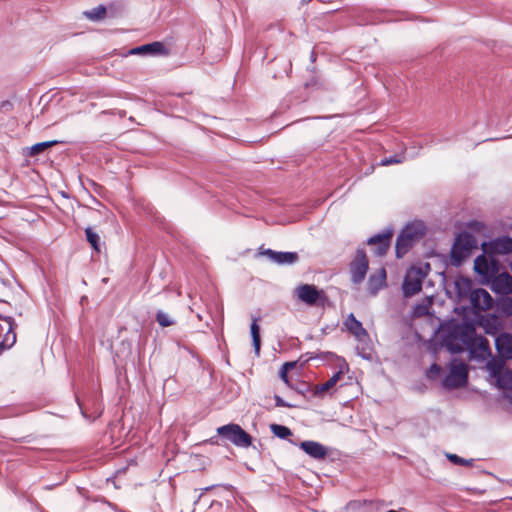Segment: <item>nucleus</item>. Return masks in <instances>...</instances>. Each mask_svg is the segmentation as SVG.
<instances>
[{"mask_svg": "<svg viewBox=\"0 0 512 512\" xmlns=\"http://www.w3.org/2000/svg\"><path fill=\"white\" fill-rule=\"evenodd\" d=\"M477 244V240L472 234L468 232L458 234L450 251L451 264L456 267L460 266L477 248Z\"/></svg>", "mask_w": 512, "mask_h": 512, "instance_id": "f257e3e1", "label": "nucleus"}, {"mask_svg": "<svg viewBox=\"0 0 512 512\" xmlns=\"http://www.w3.org/2000/svg\"><path fill=\"white\" fill-rule=\"evenodd\" d=\"M293 295L296 299L311 307H323L327 301L324 290L318 289L312 284H300L295 287Z\"/></svg>", "mask_w": 512, "mask_h": 512, "instance_id": "f03ea898", "label": "nucleus"}, {"mask_svg": "<svg viewBox=\"0 0 512 512\" xmlns=\"http://www.w3.org/2000/svg\"><path fill=\"white\" fill-rule=\"evenodd\" d=\"M217 433L237 447L247 448L252 444V437L238 424H227L217 428Z\"/></svg>", "mask_w": 512, "mask_h": 512, "instance_id": "7ed1b4c3", "label": "nucleus"}, {"mask_svg": "<svg viewBox=\"0 0 512 512\" xmlns=\"http://www.w3.org/2000/svg\"><path fill=\"white\" fill-rule=\"evenodd\" d=\"M429 264L422 267H411L404 278L402 290L405 297H410L421 291L422 281L427 275Z\"/></svg>", "mask_w": 512, "mask_h": 512, "instance_id": "20e7f679", "label": "nucleus"}, {"mask_svg": "<svg viewBox=\"0 0 512 512\" xmlns=\"http://www.w3.org/2000/svg\"><path fill=\"white\" fill-rule=\"evenodd\" d=\"M467 379V365L454 359L450 364L448 375L443 379V386L447 389L464 387L467 384Z\"/></svg>", "mask_w": 512, "mask_h": 512, "instance_id": "39448f33", "label": "nucleus"}, {"mask_svg": "<svg viewBox=\"0 0 512 512\" xmlns=\"http://www.w3.org/2000/svg\"><path fill=\"white\" fill-rule=\"evenodd\" d=\"M369 268V262L363 249H358L355 257L350 263L351 281L354 284H360L366 277Z\"/></svg>", "mask_w": 512, "mask_h": 512, "instance_id": "423d86ee", "label": "nucleus"}, {"mask_svg": "<svg viewBox=\"0 0 512 512\" xmlns=\"http://www.w3.org/2000/svg\"><path fill=\"white\" fill-rule=\"evenodd\" d=\"M14 328L12 317L0 316V350L10 349L16 343Z\"/></svg>", "mask_w": 512, "mask_h": 512, "instance_id": "0eeeda50", "label": "nucleus"}, {"mask_svg": "<svg viewBox=\"0 0 512 512\" xmlns=\"http://www.w3.org/2000/svg\"><path fill=\"white\" fill-rule=\"evenodd\" d=\"M499 262L492 256L479 255L474 261V270L477 274L491 278L498 273Z\"/></svg>", "mask_w": 512, "mask_h": 512, "instance_id": "6e6552de", "label": "nucleus"}, {"mask_svg": "<svg viewBox=\"0 0 512 512\" xmlns=\"http://www.w3.org/2000/svg\"><path fill=\"white\" fill-rule=\"evenodd\" d=\"M470 303L474 309L486 311L492 307L493 298L488 291L478 288L471 292Z\"/></svg>", "mask_w": 512, "mask_h": 512, "instance_id": "1a4fd4ad", "label": "nucleus"}, {"mask_svg": "<svg viewBox=\"0 0 512 512\" xmlns=\"http://www.w3.org/2000/svg\"><path fill=\"white\" fill-rule=\"evenodd\" d=\"M486 254H509L512 252V238L502 237L483 244Z\"/></svg>", "mask_w": 512, "mask_h": 512, "instance_id": "9d476101", "label": "nucleus"}, {"mask_svg": "<svg viewBox=\"0 0 512 512\" xmlns=\"http://www.w3.org/2000/svg\"><path fill=\"white\" fill-rule=\"evenodd\" d=\"M392 238V230H387L383 233L376 234L368 239V245L375 246L374 253L378 256H383L387 253Z\"/></svg>", "mask_w": 512, "mask_h": 512, "instance_id": "9b49d317", "label": "nucleus"}, {"mask_svg": "<svg viewBox=\"0 0 512 512\" xmlns=\"http://www.w3.org/2000/svg\"><path fill=\"white\" fill-rule=\"evenodd\" d=\"M491 289L501 295H509L512 293V276L507 273H500L494 276L491 282Z\"/></svg>", "mask_w": 512, "mask_h": 512, "instance_id": "f8f14e48", "label": "nucleus"}, {"mask_svg": "<svg viewBox=\"0 0 512 512\" xmlns=\"http://www.w3.org/2000/svg\"><path fill=\"white\" fill-rule=\"evenodd\" d=\"M300 448L311 458L322 460L327 456V448L316 441L308 440L300 443Z\"/></svg>", "mask_w": 512, "mask_h": 512, "instance_id": "ddd939ff", "label": "nucleus"}, {"mask_svg": "<svg viewBox=\"0 0 512 512\" xmlns=\"http://www.w3.org/2000/svg\"><path fill=\"white\" fill-rule=\"evenodd\" d=\"M495 346L501 357L512 359V335L500 333L495 338Z\"/></svg>", "mask_w": 512, "mask_h": 512, "instance_id": "4468645a", "label": "nucleus"}, {"mask_svg": "<svg viewBox=\"0 0 512 512\" xmlns=\"http://www.w3.org/2000/svg\"><path fill=\"white\" fill-rule=\"evenodd\" d=\"M344 325L346 329L351 334H353L359 341H362L368 337L366 329L363 327L362 323L355 318L353 313L348 315L344 322Z\"/></svg>", "mask_w": 512, "mask_h": 512, "instance_id": "2eb2a0df", "label": "nucleus"}, {"mask_svg": "<svg viewBox=\"0 0 512 512\" xmlns=\"http://www.w3.org/2000/svg\"><path fill=\"white\" fill-rule=\"evenodd\" d=\"M264 254L277 264H293L298 260V254L296 252H276L267 249Z\"/></svg>", "mask_w": 512, "mask_h": 512, "instance_id": "dca6fc26", "label": "nucleus"}, {"mask_svg": "<svg viewBox=\"0 0 512 512\" xmlns=\"http://www.w3.org/2000/svg\"><path fill=\"white\" fill-rule=\"evenodd\" d=\"M454 288L457 293L459 300H463L465 298L470 299V294L472 290V281L466 277L459 276L454 281Z\"/></svg>", "mask_w": 512, "mask_h": 512, "instance_id": "f3484780", "label": "nucleus"}, {"mask_svg": "<svg viewBox=\"0 0 512 512\" xmlns=\"http://www.w3.org/2000/svg\"><path fill=\"white\" fill-rule=\"evenodd\" d=\"M385 280L386 271L384 268H381L377 273L370 275L368 280V289L370 293L375 295L385 285Z\"/></svg>", "mask_w": 512, "mask_h": 512, "instance_id": "a211bd4d", "label": "nucleus"}, {"mask_svg": "<svg viewBox=\"0 0 512 512\" xmlns=\"http://www.w3.org/2000/svg\"><path fill=\"white\" fill-rule=\"evenodd\" d=\"M165 50L164 45L161 42H153L145 45L138 46L133 48L130 53L131 54H161Z\"/></svg>", "mask_w": 512, "mask_h": 512, "instance_id": "6ab92c4d", "label": "nucleus"}, {"mask_svg": "<svg viewBox=\"0 0 512 512\" xmlns=\"http://www.w3.org/2000/svg\"><path fill=\"white\" fill-rule=\"evenodd\" d=\"M401 232L405 235L408 234V238L416 242L424 235L425 227L422 222H414L406 225Z\"/></svg>", "mask_w": 512, "mask_h": 512, "instance_id": "aec40b11", "label": "nucleus"}, {"mask_svg": "<svg viewBox=\"0 0 512 512\" xmlns=\"http://www.w3.org/2000/svg\"><path fill=\"white\" fill-rule=\"evenodd\" d=\"M415 242L408 238V234L405 235L402 232L398 235L396 240L395 252L398 258H402L408 250L413 246Z\"/></svg>", "mask_w": 512, "mask_h": 512, "instance_id": "412c9836", "label": "nucleus"}, {"mask_svg": "<svg viewBox=\"0 0 512 512\" xmlns=\"http://www.w3.org/2000/svg\"><path fill=\"white\" fill-rule=\"evenodd\" d=\"M341 377H342L341 371L334 373L333 376L329 380H327L326 382H324L322 384L315 386L314 395L318 396V397L323 396L326 392H328L330 389H332L336 385V383L340 380Z\"/></svg>", "mask_w": 512, "mask_h": 512, "instance_id": "4be33fe9", "label": "nucleus"}, {"mask_svg": "<svg viewBox=\"0 0 512 512\" xmlns=\"http://www.w3.org/2000/svg\"><path fill=\"white\" fill-rule=\"evenodd\" d=\"M481 325L487 334L495 336L501 328V321L497 316L492 315L482 318Z\"/></svg>", "mask_w": 512, "mask_h": 512, "instance_id": "5701e85b", "label": "nucleus"}, {"mask_svg": "<svg viewBox=\"0 0 512 512\" xmlns=\"http://www.w3.org/2000/svg\"><path fill=\"white\" fill-rule=\"evenodd\" d=\"M504 359L500 356L499 358H492L487 362L486 367L493 378H496L503 372Z\"/></svg>", "mask_w": 512, "mask_h": 512, "instance_id": "b1692460", "label": "nucleus"}, {"mask_svg": "<svg viewBox=\"0 0 512 512\" xmlns=\"http://www.w3.org/2000/svg\"><path fill=\"white\" fill-rule=\"evenodd\" d=\"M250 332H251V336H252L253 347H254L255 353L258 355L260 352L261 340H260V328H259V325L257 324V319H254L253 322L251 323Z\"/></svg>", "mask_w": 512, "mask_h": 512, "instance_id": "393cba45", "label": "nucleus"}, {"mask_svg": "<svg viewBox=\"0 0 512 512\" xmlns=\"http://www.w3.org/2000/svg\"><path fill=\"white\" fill-rule=\"evenodd\" d=\"M498 387L502 389H512V372L507 370L499 374L496 378Z\"/></svg>", "mask_w": 512, "mask_h": 512, "instance_id": "a878e982", "label": "nucleus"}, {"mask_svg": "<svg viewBox=\"0 0 512 512\" xmlns=\"http://www.w3.org/2000/svg\"><path fill=\"white\" fill-rule=\"evenodd\" d=\"M87 241L97 252L100 251V236L91 227L85 229Z\"/></svg>", "mask_w": 512, "mask_h": 512, "instance_id": "bb28decb", "label": "nucleus"}, {"mask_svg": "<svg viewBox=\"0 0 512 512\" xmlns=\"http://www.w3.org/2000/svg\"><path fill=\"white\" fill-rule=\"evenodd\" d=\"M271 432L280 439H287L292 435V431L290 428L280 425V424H271L270 425Z\"/></svg>", "mask_w": 512, "mask_h": 512, "instance_id": "cd10ccee", "label": "nucleus"}, {"mask_svg": "<svg viewBox=\"0 0 512 512\" xmlns=\"http://www.w3.org/2000/svg\"><path fill=\"white\" fill-rule=\"evenodd\" d=\"M106 14V8L102 5L91 9L90 11L85 12L87 18L93 21H97L103 19Z\"/></svg>", "mask_w": 512, "mask_h": 512, "instance_id": "c85d7f7f", "label": "nucleus"}, {"mask_svg": "<svg viewBox=\"0 0 512 512\" xmlns=\"http://www.w3.org/2000/svg\"><path fill=\"white\" fill-rule=\"evenodd\" d=\"M57 141H46V142H40L36 143L30 148L29 155L35 156L41 152H43L45 149L52 147L53 145L57 144Z\"/></svg>", "mask_w": 512, "mask_h": 512, "instance_id": "c756f323", "label": "nucleus"}, {"mask_svg": "<svg viewBox=\"0 0 512 512\" xmlns=\"http://www.w3.org/2000/svg\"><path fill=\"white\" fill-rule=\"evenodd\" d=\"M156 320L161 327H168L174 324V321L171 319V317L163 311L157 312Z\"/></svg>", "mask_w": 512, "mask_h": 512, "instance_id": "7c9ffc66", "label": "nucleus"}, {"mask_svg": "<svg viewBox=\"0 0 512 512\" xmlns=\"http://www.w3.org/2000/svg\"><path fill=\"white\" fill-rule=\"evenodd\" d=\"M405 160V156L403 154L394 155L390 157H385L381 160L380 164L382 166H388L392 164H399Z\"/></svg>", "mask_w": 512, "mask_h": 512, "instance_id": "2f4dec72", "label": "nucleus"}, {"mask_svg": "<svg viewBox=\"0 0 512 512\" xmlns=\"http://www.w3.org/2000/svg\"><path fill=\"white\" fill-rule=\"evenodd\" d=\"M447 458L456 465L469 466L472 464V459H464L456 454H447Z\"/></svg>", "mask_w": 512, "mask_h": 512, "instance_id": "473e14b6", "label": "nucleus"}, {"mask_svg": "<svg viewBox=\"0 0 512 512\" xmlns=\"http://www.w3.org/2000/svg\"><path fill=\"white\" fill-rule=\"evenodd\" d=\"M441 367L437 364H432L428 370V376L434 378L439 375Z\"/></svg>", "mask_w": 512, "mask_h": 512, "instance_id": "72a5a7b5", "label": "nucleus"}, {"mask_svg": "<svg viewBox=\"0 0 512 512\" xmlns=\"http://www.w3.org/2000/svg\"><path fill=\"white\" fill-rule=\"evenodd\" d=\"M274 399H275V404L277 407H291L290 404L286 403L280 396L278 395H275L274 396Z\"/></svg>", "mask_w": 512, "mask_h": 512, "instance_id": "f704fd0d", "label": "nucleus"}, {"mask_svg": "<svg viewBox=\"0 0 512 512\" xmlns=\"http://www.w3.org/2000/svg\"><path fill=\"white\" fill-rule=\"evenodd\" d=\"M288 371L281 368L280 370V378L285 382V383H288V375H287Z\"/></svg>", "mask_w": 512, "mask_h": 512, "instance_id": "c9c22d12", "label": "nucleus"}, {"mask_svg": "<svg viewBox=\"0 0 512 512\" xmlns=\"http://www.w3.org/2000/svg\"><path fill=\"white\" fill-rule=\"evenodd\" d=\"M295 365H296L295 362H286L283 364L282 368L288 371V370L294 368Z\"/></svg>", "mask_w": 512, "mask_h": 512, "instance_id": "e433bc0d", "label": "nucleus"}, {"mask_svg": "<svg viewBox=\"0 0 512 512\" xmlns=\"http://www.w3.org/2000/svg\"><path fill=\"white\" fill-rule=\"evenodd\" d=\"M509 309L512 310V302L509 303Z\"/></svg>", "mask_w": 512, "mask_h": 512, "instance_id": "4c0bfd02", "label": "nucleus"}, {"mask_svg": "<svg viewBox=\"0 0 512 512\" xmlns=\"http://www.w3.org/2000/svg\"><path fill=\"white\" fill-rule=\"evenodd\" d=\"M457 351H460V348L457 349ZM452 352H456V349H452Z\"/></svg>", "mask_w": 512, "mask_h": 512, "instance_id": "58836bf2", "label": "nucleus"}]
</instances>
